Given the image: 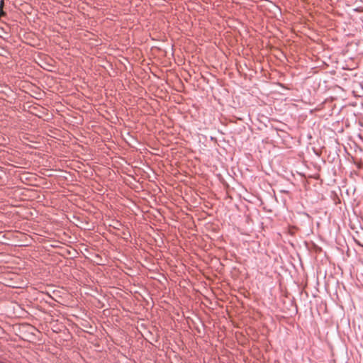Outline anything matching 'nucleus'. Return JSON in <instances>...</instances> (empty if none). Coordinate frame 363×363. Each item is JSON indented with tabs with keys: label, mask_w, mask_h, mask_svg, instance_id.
Wrapping results in <instances>:
<instances>
[{
	"label": "nucleus",
	"mask_w": 363,
	"mask_h": 363,
	"mask_svg": "<svg viewBox=\"0 0 363 363\" xmlns=\"http://www.w3.org/2000/svg\"><path fill=\"white\" fill-rule=\"evenodd\" d=\"M3 7H4V0H1L0 2V17L1 16L4 15V12L3 11Z\"/></svg>",
	"instance_id": "nucleus-1"
}]
</instances>
